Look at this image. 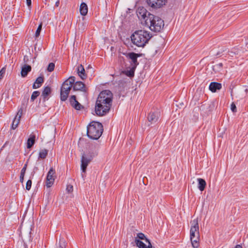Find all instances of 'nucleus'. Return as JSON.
<instances>
[{
  "mask_svg": "<svg viewBox=\"0 0 248 248\" xmlns=\"http://www.w3.org/2000/svg\"><path fill=\"white\" fill-rule=\"evenodd\" d=\"M98 149V144L92 143L89 146L87 151L83 154L81 158V169L83 172H86L88 165L97 155Z\"/></svg>",
  "mask_w": 248,
  "mask_h": 248,
  "instance_id": "1",
  "label": "nucleus"
},
{
  "mask_svg": "<svg viewBox=\"0 0 248 248\" xmlns=\"http://www.w3.org/2000/svg\"><path fill=\"white\" fill-rule=\"evenodd\" d=\"M149 32L144 30L135 31L131 36V41L138 47H144L151 38Z\"/></svg>",
  "mask_w": 248,
  "mask_h": 248,
  "instance_id": "2",
  "label": "nucleus"
},
{
  "mask_svg": "<svg viewBox=\"0 0 248 248\" xmlns=\"http://www.w3.org/2000/svg\"><path fill=\"white\" fill-rule=\"evenodd\" d=\"M103 131V125L101 123L92 122L87 126V134L90 139L97 140L101 136Z\"/></svg>",
  "mask_w": 248,
  "mask_h": 248,
  "instance_id": "3",
  "label": "nucleus"
},
{
  "mask_svg": "<svg viewBox=\"0 0 248 248\" xmlns=\"http://www.w3.org/2000/svg\"><path fill=\"white\" fill-rule=\"evenodd\" d=\"M145 25L149 27L152 31H159L164 26V21L159 17L148 13V19L145 21Z\"/></svg>",
  "mask_w": 248,
  "mask_h": 248,
  "instance_id": "4",
  "label": "nucleus"
},
{
  "mask_svg": "<svg viewBox=\"0 0 248 248\" xmlns=\"http://www.w3.org/2000/svg\"><path fill=\"white\" fill-rule=\"evenodd\" d=\"M190 231V240L194 248H197L199 246L200 233L198 218L193 219L191 222Z\"/></svg>",
  "mask_w": 248,
  "mask_h": 248,
  "instance_id": "5",
  "label": "nucleus"
},
{
  "mask_svg": "<svg viewBox=\"0 0 248 248\" xmlns=\"http://www.w3.org/2000/svg\"><path fill=\"white\" fill-rule=\"evenodd\" d=\"M75 81V77L71 76L63 83L61 88V100L62 101H64L67 99Z\"/></svg>",
  "mask_w": 248,
  "mask_h": 248,
  "instance_id": "6",
  "label": "nucleus"
},
{
  "mask_svg": "<svg viewBox=\"0 0 248 248\" xmlns=\"http://www.w3.org/2000/svg\"><path fill=\"white\" fill-rule=\"evenodd\" d=\"M99 103L98 100H97L95 111L97 115L103 116L108 112L112 105V103H109L108 106L104 102L103 103H100L101 104H99Z\"/></svg>",
  "mask_w": 248,
  "mask_h": 248,
  "instance_id": "7",
  "label": "nucleus"
},
{
  "mask_svg": "<svg viewBox=\"0 0 248 248\" xmlns=\"http://www.w3.org/2000/svg\"><path fill=\"white\" fill-rule=\"evenodd\" d=\"M113 98L112 93L109 90H104L102 91L99 94L97 100L100 103L105 102L108 105L109 103H112Z\"/></svg>",
  "mask_w": 248,
  "mask_h": 248,
  "instance_id": "8",
  "label": "nucleus"
},
{
  "mask_svg": "<svg viewBox=\"0 0 248 248\" xmlns=\"http://www.w3.org/2000/svg\"><path fill=\"white\" fill-rule=\"evenodd\" d=\"M123 54L130 61V66L136 68L139 63L137 59L140 55L134 52L123 53Z\"/></svg>",
  "mask_w": 248,
  "mask_h": 248,
  "instance_id": "9",
  "label": "nucleus"
},
{
  "mask_svg": "<svg viewBox=\"0 0 248 248\" xmlns=\"http://www.w3.org/2000/svg\"><path fill=\"white\" fill-rule=\"evenodd\" d=\"M148 12L143 7H139L137 10V15L142 24L145 25V21L148 19Z\"/></svg>",
  "mask_w": 248,
  "mask_h": 248,
  "instance_id": "10",
  "label": "nucleus"
},
{
  "mask_svg": "<svg viewBox=\"0 0 248 248\" xmlns=\"http://www.w3.org/2000/svg\"><path fill=\"white\" fill-rule=\"evenodd\" d=\"M55 170L53 168H51L48 171L46 176V186L47 187H51L53 184L55 177Z\"/></svg>",
  "mask_w": 248,
  "mask_h": 248,
  "instance_id": "11",
  "label": "nucleus"
},
{
  "mask_svg": "<svg viewBox=\"0 0 248 248\" xmlns=\"http://www.w3.org/2000/svg\"><path fill=\"white\" fill-rule=\"evenodd\" d=\"M167 0H146V2L151 7L157 8L163 6Z\"/></svg>",
  "mask_w": 248,
  "mask_h": 248,
  "instance_id": "12",
  "label": "nucleus"
},
{
  "mask_svg": "<svg viewBox=\"0 0 248 248\" xmlns=\"http://www.w3.org/2000/svg\"><path fill=\"white\" fill-rule=\"evenodd\" d=\"M73 88L74 91H80L82 92H86V88L85 84L81 81H77L73 84Z\"/></svg>",
  "mask_w": 248,
  "mask_h": 248,
  "instance_id": "13",
  "label": "nucleus"
},
{
  "mask_svg": "<svg viewBox=\"0 0 248 248\" xmlns=\"http://www.w3.org/2000/svg\"><path fill=\"white\" fill-rule=\"evenodd\" d=\"M145 241L146 243H148V246H146L143 242L137 238H135V240L137 247H138L139 248H152V246L148 239H146V241Z\"/></svg>",
  "mask_w": 248,
  "mask_h": 248,
  "instance_id": "14",
  "label": "nucleus"
},
{
  "mask_svg": "<svg viewBox=\"0 0 248 248\" xmlns=\"http://www.w3.org/2000/svg\"><path fill=\"white\" fill-rule=\"evenodd\" d=\"M70 103L71 106L77 110H80L81 105L76 100V96L74 95H72L69 99Z\"/></svg>",
  "mask_w": 248,
  "mask_h": 248,
  "instance_id": "15",
  "label": "nucleus"
},
{
  "mask_svg": "<svg viewBox=\"0 0 248 248\" xmlns=\"http://www.w3.org/2000/svg\"><path fill=\"white\" fill-rule=\"evenodd\" d=\"M222 85L221 83L213 82H211L209 85V90L213 93L216 92L217 90H219L221 89Z\"/></svg>",
  "mask_w": 248,
  "mask_h": 248,
  "instance_id": "16",
  "label": "nucleus"
},
{
  "mask_svg": "<svg viewBox=\"0 0 248 248\" xmlns=\"http://www.w3.org/2000/svg\"><path fill=\"white\" fill-rule=\"evenodd\" d=\"M159 118V113L157 112L150 113L148 117V121L151 123L156 122Z\"/></svg>",
  "mask_w": 248,
  "mask_h": 248,
  "instance_id": "17",
  "label": "nucleus"
},
{
  "mask_svg": "<svg viewBox=\"0 0 248 248\" xmlns=\"http://www.w3.org/2000/svg\"><path fill=\"white\" fill-rule=\"evenodd\" d=\"M31 70V67L27 64H25L22 67L21 72V75L22 77H26L28 73L30 72Z\"/></svg>",
  "mask_w": 248,
  "mask_h": 248,
  "instance_id": "18",
  "label": "nucleus"
},
{
  "mask_svg": "<svg viewBox=\"0 0 248 248\" xmlns=\"http://www.w3.org/2000/svg\"><path fill=\"white\" fill-rule=\"evenodd\" d=\"M77 71L78 76L81 79H84L86 78L87 76L85 73V69L82 65H80L78 66Z\"/></svg>",
  "mask_w": 248,
  "mask_h": 248,
  "instance_id": "19",
  "label": "nucleus"
},
{
  "mask_svg": "<svg viewBox=\"0 0 248 248\" xmlns=\"http://www.w3.org/2000/svg\"><path fill=\"white\" fill-rule=\"evenodd\" d=\"M44 82V78L43 77H39L36 79L35 82L33 84L32 88L37 89L39 88Z\"/></svg>",
  "mask_w": 248,
  "mask_h": 248,
  "instance_id": "20",
  "label": "nucleus"
},
{
  "mask_svg": "<svg viewBox=\"0 0 248 248\" xmlns=\"http://www.w3.org/2000/svg\"><path fill=\"white\" fill-rule=\"evenodd\" d=\"M79 11L80 13V14L82 16H86L88 13V6L87 4L84 3L82 2L81 3L80 8H79Z\"/></svg>",
  "mask_w": 248,
  "mask_h": 248,
  "instance_id": "21",
  "label": "nucleus"
},
{
  "mask_svg": "<svg viewBox=\"0 0 248 248\" xmlns=\"http://www.w3.org/2000/svg\"><path fill=\"white\" fill-rule=\"evenodd\" d=\"M197 181L198 182V188L201 191H203L206 185L205 181L202 178H198Z\"/></svg>",
  "mask_w": 248,
  "mask_h": 248,
  "instance_id": "22",
  "label": "nucleus"
},
{
  "mask_svg": "<svg viewBox=\"0 0 248 248\" xmlns=\"http://www.w3.org/2000/svg\"><path fill=\"white\" fill-rule=\"evenodd\" d=\"M51 90L50 87H46L42 93V96L44 100H45L48 96L50 94Z\"/></svg>",
  "mask_w": 248,
  "mask_h": 248,
  "instance_id": "23",
  "label": "nucleus"
},
{
  "mask_svg": "<svg viewBox=\"0 0 248 248\" xmlns=\"http://www.w3.org/2000/svg\"><path fill=\"white\" fill-rule=\"evenodd\" d=\"M129 68V70L123 71V73L129 77H133L134 76V72L136 68L132 66H130Z\"/></svg>",
  "mask_w": 248,
  "mask_h": 248,
  "instance_id": "24",
  "label": "nucleus"
},
{
  "mask_svg": "<svg viewBox=\"0 0 248 248\" xmlns=\"http://www.w3.org/2000/svg\"><path fill=\"white\" fill-rule=\"evenodd\" d=\"M35 136L31 135L27 141V148H31L35 143Z\"/></svg>",
  "mask_w": 248,
  "mask_h": 248,
  "instance_id": "25",
  "label": "nucleus"
},
{
  "mask_svg": "<svg viewBox=\"0 0 248 248\" xmlns=\"http://www.w3.org/2000/svg\"><path fill=\"white\" fill-rule=\"evenodd\" d=\"M223 64L222 63H218L213 66V70L216 73L220 72L222 69Z\"/></svg>",
  "mask_w": 248,
  "mask_h": 248,
  "instance_id": "26",
  "label": "nucleus"
},
{
  "mask_svg": "<svg viewBox=\"0 0 248 248\" xmlns=\"http://www.w3.org/2000/svg\"><path fill=\"white\" fill-rule=\"evenodd\" d=\"M47 154L48 150L46 149H44L41 150L39 154V158L45 159L46 157Z\"/></svg>",
  "mask_w": 248,
  "mask_h": 248,
  "instance_id": "27",
  "label": "nucleus"
},
{
  "mask_svg": "<svg viewBox=\"0 0 248 248\" xmlns=\"http://www.w3.org/2000/svg\"><path fill=\"white\" fill-rule=\"evenodd\" d=\"M20 120V119L17 118V117H15L12 124V129H15L17 127L19 123Z\"/></svg>",
  "mask_w": 248,
  "mask_h": 248,
  "instance_id": "28",
  "label": "nucleus"
},
{
  "mask_svg": "<svg viewBox=\"0 0 248 248\" xmlns=\"http://www.w3.org/2000/svg\"><path fill=\"white\" fill-rule=\"evenodd\" d=\"M40 92L39 91H34L31 95V101H34V100L39 95Z\"/></svg>",
  "mask_w": 248,
  "mask_h": 248,
  "instance_id": "29",
  "label": "nucleus"
},
{
  "mask_svg": "<svg viewBox=\"0 0 248 248\" xmlns=\"http://www.w3.org/2000/svg\"><path fill=\"white\" fill-rule=\"evenodd\" d=\"M54 67H55L54 63L50 62V63H49V64L47 66V70L49 72H52L54 69Z\"/></svg>",
  "mask_w": 248,
  "mask_h": 248,
  "instance_id": "30",
  "label": "nucleus"
},
{
  "mask_svg": "<svg viewBox=\"0 0 248 248\" xmlns=\"http://www.w3.org/2000/svg\"><path fill=\"white\" fill-rule=\"evenodd\" d=\"M118 60H119V62H120V64L122 66H124L125 67L126 66V64L125 63L124 59L123 56H121L120 55L119 56Z\"/></svg>",
  "mask_w": 248,
  "mask_h": 248,
  "instance_id": "31",
  "label": "nucleus"
},
{
  "mask_svg": "<svg viewBox=\"0 0 248 248\" xmlns=\"http://www.w3.org/2000/svg\"><path fill=\"white\" fill-rule=\"evenodd\" d=\"M136 238H138L139 239H141V240H144L145 241H146V239H147L145 235L142 233H139L137 234V237Z\"/></svg>",
  "mask_w": 248,
  "mask_h": 248,
  "instance_id": "32",
  "label": "nucleus"
},
{
  "mask_svg": "<svg viewBox=\"0 0 248 248\" xmlns=\"http://www.w3.org/2000/svg\"><path fill=\"white\" fill-rule=\"evenodd\" d=\"M42 23L39 25V26L38 27V28L35 32V36L37 37H38L40 35V31L42 30Z\"/></svg>",
  "mask_w": 248,
  "mask_h": 248,
  "instance_id": "33",
  "label": "nucleus"
},
{
  "mask_svg": "<svg viewBox=\"0 0 248 248\" xmlns=\"http://www.w3.org/2000/svg\"><path fill=\"white\" fill-rule=\"evenodd\" d=\"M6 72V68L3 67L0 71V80L3 78Z\"/></svg>",
  "mask_w": 248,
  "mask_h": 248,
  "instance_id": "34",
  "label": "nucleus"
},
{
  "mask_svg": "<svg viewBox=\"0 0 248 248\" xmlns=\"http://www.w3.org/2000/svg\"><path fill=\"white\" fill-rule=\"evenodd\" d=\"M32 182L31 180H29L26 183V188L27 190H30Z\"/></svg>",
  "mask_w": 248,
  "mask_h": 248,
  "instance_id": "35",
  "label": "nucleus"
},
{
  "mask_svg": "<svg viewBox=\"0 0 248 248\" xmlns=\"http://www.w3.org/2000/svg\"><path fill=\"white\" fill-rule=\"evenodd\" d=\"M27 163H28V162H27L24 165V167L22 169V170H21L20 174H23V175H25V173H26V170H27Z\"/></svg>",
  "mask_w": 248,
  "mask_h": 248,
  "instance_id": "36",
  "label": "nucleus"
},
{
  "mask_svg": "<svg viewBox=\"0 0 248 248\" xmlns=\"http://www.w3.org/2000/svg\"><path fill=\"white\" fill-rule=\"evenodd\" d=\"M23 113V109L22 108H20L18 110V112L15 117H17V118L20 119L21 117V116Z\"/></svg>",
  "mask_w": 248,
  "mask_h": 248,
  "instance_id": "37",
  "label": "nucleus"
},
{
  "mask_svg": "<svg viewBox=\"0 0 248 248\" xmlns=\"http://www.w3.org/2000/svg\"><path fill=\"white\" fill-rule=\"evenodd\" d=\"M66 190L68 192H71L73 191V186L71 185H67V187H66Z\"/></svg>",
  "mask_w": 248,
  "mask_h": 248,
  "instance_id": "38",
  "label": "nucleus"
},
{
  "mask_svg": "<svg viewBox=\"0 0 248 248\" xmlns=\"http://www.w3.org/2000/svg\"><path fill=\"white\" fill-rule=\"evenodd\" d=\"M231 109H232V111L233 112H235L236 111V107L235 106V105L233 103H232L231 104Z\"/></svg>",
  "mask_w": 248,
  "mask_h": 248,
  "instance_id": "39",
  "label": "nucleus"
},
{
  "mask_svg": "<svg viewBox=\"0 0 248 248\" xmlns=\"http://www.w3.org/2000/svg\"><path fill=\"white\" fill-rule=\"evenodd\" d=\"M24 175H23V174H20V178H19V179H20V182L21 183H23V181H24Z\"/></svg>",
  "mask_w": 248,
  "mask_h": 248,
  "instance_id": "40",
  "label": "nucleus"
},
{
  "mask_svg": "<svg viewBox=\"0 0 248 248\" xmlns=\"http://www.w3.org/2000/svg\"><path fill=\"white\" fill-rule=\"evenodd\" d=\"M27 1V4L28 6H30L31 4V0H26Z\"/></svg>",
  "mask_w": 248,
  "mask_h": 248,
  "instance_id": "41",
  "label": "nucleus"
},
{
  "mask_svg": "<svg viewBox=\"0 0 248 248\" xmlns=\"http://www.w3.org/2000/svg\"><path fill=\"white\" fill-rule=\"evenodd\" d=\"M59 4H60V0H58L56 2L55 6L56 7H58L59 6Z\"/></svg>",
  "mask_w": 248,
  "mask_h": 248,
  "instance_id": "42",
  "label": "nucleus"
},
{
  "mask_svg": "<svg viewBox=\"0 0 248 248\" xmlns=\"http://www.w3.org/2000/svg\"><path fill=\"white\" fill-rule=\"evenodd\" d=\"M235 248H242V246L239 245H237L235 246Z\"/></svg>",
  "mask_w": 248,
  "mask_h": 248,
  "instance_id": "43",
  "label": "nucleus"
},
{
  "mask_svg": "<svg viewBox=\"0 0 248 248\" xmlns=\"http://www.w3.org/2000/svg\"><path fill=\"white\" fill-rule=\"evenodd\" d=\"M25 58H26V57L25 56V57H24V61L25 60Z\"/></svg>",
  "mask_w": 248,
  "mask_h": 248,
  "instance_id": "44",
  "label": "nucleus"
},
{
  "mask_svg": "<svg viewBox=\"0 0 248 248\" xmlns=\"http://www.w3.org/2000/svg\"><path fill=\"white\" fill-rule=\"evenodd\" d=\"M61 248H62L61 246H60Z\"/></svg>",
  "mask_w": 248,
  "mask_h": 248,
  "instance_id": "45",
  "label": "nucleus"
}]
</instances>
